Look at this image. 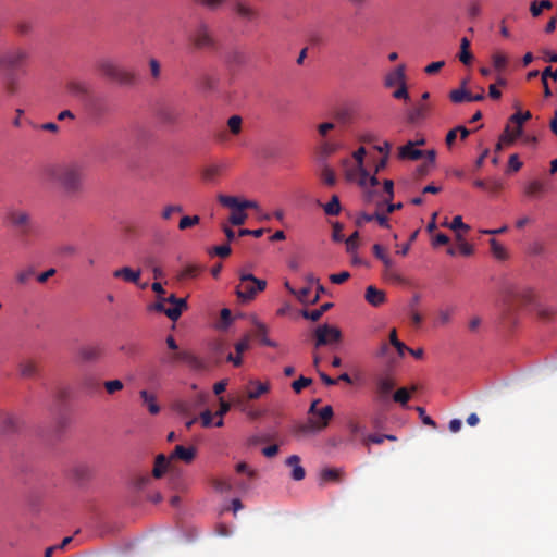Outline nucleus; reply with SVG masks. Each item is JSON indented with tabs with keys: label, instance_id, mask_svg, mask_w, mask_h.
<instances>
[{
	"label": "nucleus",
	"instance_id": "obj_28",
	"mask_svg": "<svg viewBox=\"0 0 557 557\" xmlns=\"http://www.w3.org/2000/svg\"><path fill=\"white\" fill-rule=\"evenodd\" d=\"M429 113V106L425 103H419L408 112V121L410 123H418L424 120Z\"/></svg>",
	"mask_w": 557,
	"mask_h": 557
},
{
	"label": "nucleus",
	"instance_id": "obj_15",
	"mask_svg": "<svg viewBox=\"0 0 557 557\" xmlns=\"http://www.w3.org/2000/svg\"><path fill=\"white\" fill-rule=\"evenodd\" d=\"M182 110L174 106H164L158 112V117L161 123L166 125H174L180 121Z\"/></svg>",
	"mask_w": 557,
	"mask_h": 557
},
{
	"label": "nucleus",
	"instance_id": "obj_50",
	"mask_svg": "<svg viewBox=\"0 0 557 557\" xmlns=\"http://www.w3.org/2000/svg\"><path fill=\"white\" fill-rule=\"evenodd\" d=\"M469 96L470 92L462 88L454 89L449 94V98L454 103H461L463 101H468Z\"/></svg>",
	"mask_w": 557,
	"mask_h": 557
},
{
	"label": "nucleus",
	"instance_id": "obj_39",
	"mask_svg": "<svg viewBox=\"0 0 557 557\" xmlns=\"http://www.w3.org/2000/svg\"><path fill=\"white\" fill-rule=\"evenodd\" d=\"M37 366L32 360H25L20 363V373L23 377H34L37 374Z\"/></svg>",
	"mask_w": 557,
	"mask_h": 557
},
{
	"label": "nucleus",
	"instance_id": "obj_3",
	"mask_svg": "<svg viewBox=\"0 0 557 557\" xmlns=\"http://www.w3.org/2000/svg\"><path fill=\"white\" fill-rule=\"evenodd\" d=\"M52 178L66 196H74L83 189V171L77 164H65L52 171Z\"/></svg>",
	"mask_w": 557,
	"mask_h": 557
},
{
	"label": "nucleus",
	"instance_id": "obj_11",
	"mask_svg": "<svg viewBox=\"0 0 557 557\" xmlns=\"http://www.w3.org/2000/svg\"><path fill=\"white\" fill-rule=\"evenodd\" d=\"M315 347L332 345L342 339V332L337 326L321 324L314 330Z\"/></svg>",
	"mask_w": 557,
	"mask_h": 557
},
{
	"label": "nucleus",
	"instance_id": "obj_52",
	"mask_svg": "<svg viewBox=\"0 0 557 557\" xmlns=\"http://www.w3.org/2000/svg\"><path fill=\"white\" fill-rule=\"evenodd\" d=\"M490 244H491V250L495 258L500 259V260L506 258V256H507L506 249L499 242H497L496 239L493 238L490 240Z\"/></svg>",
	"mask_w": 557,
	"mask_h": 557
},
{
	"label": "nucleus",
	"instance_id": "obj_45",
	"mask_svg": "<svg viewBox=\"0 0 557 557\" xmlns=\"http://www.w3.org/2000/svg\"><path fill=\"white\" fill-rule=\"evenodd\" d=\"M320 431H322V428H319V424L314 419H310L307 423L300 424L297 428V432L302 434L318 433Z\"/></svg>",
	"mask_w": 557,
	"mask_h": 557
},
{
	"label": "nucleus",
	"instance_id": "obj_54",
	"mask_svg": "<svg viewBox=\"0 0 557 557\" xmlns=\"http://www.w3.org/2000/svg\"><path fill=\"white\" fill-rule=\"evenodd\" d=\"M247 219V213L243 209L235 210L231 213L228 221L233 225H243Z\"/></svg>",
	"mask_w": 557,
	"mask_h": 557
},
{
	"label": "nucleus",
	"instance_id": "obj_23",
	"mask_svg": "<svg viewBox=\"0 0 557 557\" xmlns=\"http://www.w3.org/2000/svg\"><path fill=\"white\" fill-rule=\"evenodd\" d=\"M270 389L269 383H260L251 381L247 391V398L250 400L258 399Z\"/></svg>",
	"mask_w": 557,
	"mask_h": 557
},
{
	"label": "nucleus",
	"instance_id": "obj_29",
	"mask_svg": "<svg viewBox=\"0 0 557 557\" xmlns=\"http://www.w3.org/2000/svg\"><path fill=\"white\" fill-rule=\"evenodd\" d=\"M91 472L90 467L85 463H78L72 469L73 478L79 483L88 481L91 478Z\"/></svg>",
	"mask_w": 557,
	"mask_h": 557
},
{
	"label": "nucleus",
	"instance_id": "obj_32",
	"mask_svg": "<svg viewBox=\"0 0 557 557\" xmlns=\"http://www.w3.org/2000/svg\"><path fill=\"white\" fill-rule=\"evenodd\" d=\"M169 465H170V460L164 455H162V454L158 455L156 458L153 470H152V475L156 479H160L166 471Z\"/></svg>",
	"mask_w": 557,
	"mask_h": 557
},
{
	"label": "nucleus",
	"instance_id": "obj_63",
	"mask_svg": "<svg viewBox=\"0 0 557 557\" xmlns=\"http://www.w3.org/2000/svg\"><path fill=\"white\" fill-rule=\"evenodd\" d=\"M521 168L522 162L519 160L518 154H511L508 160V172H518Z\"/></svg>",
	"mask_w": 557,
	"mask_h": 557
},
{
	"label": "nucleus",
	"instance_id": "obj_20",
	"mask_svg": "<svg viewBox=\"0 0 557 557\" xmlns=\"http://www.w3.org/2000/svg\"><path fill=\"white\" fill-rule=\"evenodd\" d=\"M423 156L424 152L417 149L412 140H409L406 145L398 149V158L401 160H419Z\"/></svg>",
	"mask_w": 557,
	"mask_h": 557
},
{
	"label": "nucleus",
	"instance_id": "obj_31",
	"mask_svg": "<svg viewBox=\"0 0 557 557\" xmlns=\"http://www.w3.org/2000/svg\"><path fill=\"white\" fill-rule=\"evenodd\" d=\"M458 245L456 247H450L448 249V253L451 256H455L457 253H460L462 256H471L473 253V246L465 240L461 239V237L458 235Z\"/></svg>",
	"mask_w": 557,
	"mask_h": 557
},
{
	"label": "nucleus",
	"instance_id": "obj_8",
	"mask_svg": "<svg viewBox=\"0 0 557 557\" xmlns=\"http://www.w3.org/2000/svg\"><path fill=\"white\" fill-rule=\"evenodd\" d=\"M268 281H239L235 287L237 299L242 304H247L255 299L258 293L267 287Z\"/></svg>",
	"mask_w": 557,
	"mask_h": 557
},
{
	"label": "nucleus",
	"instance_id": "obj_56",
	"mask_svg": "<svg viewBox=\"0 0 557 557\" xmlns=\"http://www.w3.org/2000/svg\"><path fill=\"white\" fill-rule=\"evenodd\" d=\"M200 221V218L198 215H193V216H189V215H186V216H183L178 223V228L181 231H184V230H187L191 226H195L199 223Z\"/></svg>",
	"mask_w": 557,
	"mask_h": 557
},
{
	"label": "nucleus",
	"instance_id": "obj_21",
	"mask_svg": "<svg viewBox=\"0 0 557 557\" xmlns=\"http://www.w3.org/2000/svg\"><path fill=\"white\" fill-rule=\"evenodd\" d=\"M285 463L292 468V479L295 481H301L306 476L305 469L300 466V457L297 455L289 456Z\"/></svg>",
	"mask_w": 557,
	"mask_h": 557
},
{
	"label": "nucleus",
	"instance_id": "obj_55",
	"mask_svg": "<svg viewBox=\"0 0 557 557\" xmlns=\"http://www.w3.org/2000/svg\"><path fill=\"white\" fill-rule=\"evenodd\" d=\"M233 318L230 309L224 308L221 310L220 323L218 327L220 330H226L232 324Z\"/></svg>",
	"mask_w": 557,
	"mask_h": 557
},
{
	"label": "nucleus",
	"instance_id": "obj_19",
	"mask_svg": "<svg viewBox=\"0 0 557 557\" xmlns=\"http://www.w3.org/2000/svg\"><path fill=\"white\" fill-rule=\"evenodd\" d=\"M78 355L83 361H96L102 355V348L99 344H89L82 346Z\"/></svg>",
	"mask_w": 557,
	"mask_h": 557
},
{
	"label": "nucleus",
	"instance_id": "obj_35",
	"mask_svg": "<svg viewBox=\"0 0 557 557\" xmlns=\"http://www.w3.org/2000/svg\"><path fill=\"white\" fill-rule=\"evenodd\" d=\"M141 274L140 269L134 270L129 267H124L113 272L114 278H140Z\"/></svg>",
	"mask_w": 557,
	"mask_h": 557
},
{
	"label": "nucleus",
	"instance_id": "obj_62",
	"mask_svg": "<svg viewBox=\"0 0 557 557\" xmlns=\"http://www.w3.org/2000/svg\"><path fill=\"white\" fill-rule=\"evenodd\" d=\"M15 30L18 35L25 36L32 32V23L28 21H18L15 23Z\"/></svg>",
	"mask_w": 557,
	"mask_h": 557
},
{
	"label": "nucleus",
	"instance_id": "obj_17",
	"mask_svg": "<svg viewBox=\"0 0 557 557\" xmlns=\"http://www.w3.org/2000/svg\"><path fill=\"white\" fill-rule=\"evenodd\" d=\"M196 457L195 447H185L183 445H176L169 457V460L181 459L185 463H190Z\"/></svg>",
	"mask_w": 557,
	"mask_h": 557
},
{
	"label": "nucleus",
	"instance_id": "obj_12",
	"mask_svg": "<svg viewBox=\"0 0 557 557\" xmlns=\"http://www.w3.org/2000/svg\"><path fill=\"white\" fill-rule=\"evenodd\" d=\"M395 385V380L389 375L377 377L375 382V392L379 401L386 403L389 399L391 393Z\"/></svg>",
	"mask_w": 557,
	"mask_h": 557
},
{
	"label": "nucleus",
	"instance_id": "obj_43",
	"mask_svg": "<svg viewBox=\"0 0 557 557\" xmlns=\"http://www.w3.org/2000/svg\"><path fill=\"white\" fill-rule=\"evenodd\" d=\"M339 148L341 145L338 143L325 140L320 145V153L326 158L336 152Z\"/></svg>",
	"mask_w": 557,
	"mask_h": 557
},
{
	"label": "nucleus",
	"instance_id": "obj_27",
	"mask_svg": "<svg viewBox=\"0 0 557 557\" xmlns=\"http://www.w3.org/2000/svg\"><path fill=\"white\" fill-rule=\"evenodd\" d=\"M255 326H256V330H255L253 335L256 338H258L261 342V344H263L265 346H270V347H277L276 342L268 338V336H267L268 327L265 326V324H263L259 321H255Z\"/></svg>",
	"mask_w": 557,
	"mask_h": 557
},
{
	"label": "nucleus",
	"instance_id": "obj_22",
	"mask_svg": "<svg viewBox=\"0 0 557 557\" xmlns=\"http://www.w3.org/2000/svg\"><path fill=\"white\" fill-rule=\"evenodd\" d=\"M234 10L239 17L246 21H253L259 15L255 8L243 1H237L234 5Z\"/></svg>",
	"mask_w": 557,
	"mask_h": 557
},
{
	"label": "nucleus",
	"instance_id": "obj_64",
	"mask_svg": "<svg viewBox=\"0 0 557 557\" xmlns=\"http://www.w3.org/2000/svg\"><path fill=\"white\" fill-rule=\"evenodd\" d=\"M149 67H150L151 77L153 79H159L160 75H161L160 62L157 59L152 58L149 60Z\"/></svg>",
	"mask_w": 557,
	"mask_h": 557
},
{
	"label": "nucleus",
	"instance_id": "obj_46",
	"mask_svg": "<svg viewBox=\"0 0 557 557\" xmlns=\"http://www.w3.org/2000/svg\"><path fill=\"white\" fill-rule=\"evenodd\" d=\"M389 343L396 348L400 357H403L406 349H408V347L398 339L396 329H393L389 333Z\"/></svg>",
	"mask_w": 557,
	"mask_h": 557
},
{
	"label": "nucleus",
	"instance_id": "obj_25",
	"mask_svg": "<svg viewBox=\"0 0 557 557\" xmlns=\"http://www.w3.org/2000/svg\"><path fill=\"white\" fill-rule=\"evenodd\" d=\"M66 90L75 97L87 96L89 94L88 85L85 82L76 79L67 82Z\"/></svg>",
	"mask_w": 557,
	"mask_h": 557
},
{
	"label": "nucleus",
	"instance_id": "obj_58",
	"mask_svg": "<svg viewBox=\"0 0 557 557\" xmlns=\"http://www.w3.org/2000/svg\"><path fill=\"white\" fill-rule=\"evenodd\" d=\"M544 191V185L539 181L531 182L527 188L525 194L528 196H537Z\"/></svg>",
	"mask_w": 557,
	"mask_h": 557
},
{
	"label": "nucleus",
	"instance_id": "obj_44",
	"mask_svg": "<svg viewBox=\"0 0 557 557\" xmlns=\"http://www.w3.org/2000/svg\"><path fill=\"white\" fill-rule=\"evenodd\" d=\"M552 2L549 0L532 1L530 5L531 14L536 17L541 15L544 9H550Z\"/></svg>",
	"mask_w": 557,
	"mask_h": 557
},
{
	"label": "nucleus",
	"instance_id": "obj_57",
	"mask_svg": "<svg viewBox=\"0 0 557 557\" xmlns=\"http://www.w3.org/2000/svg\"><path fill=\"white\" fill-rule=\"evenodd\" d=\"M242 117L239 115H232L228 120H227V126L231 131L232 134L234 135H237L240 133L242 131Z\"/></svg>",
	"mask_w": 557,
	"mask_h": 557
},
{
	"label": "nucleus",
	"instance_id": "obj_26",
	"mask_svg": "<svg viewBox=\"0 0 557 557\" xmlns=\"http://www.w3.org/2000/svg\"><path fill=\"white\" fill-rule=\"evenodd\" d=\"M207 269L197 263H188L184 267L180 278H195L206 274Z\"/></svg>",
	"mask_w": 557,
	"mask_h": 557
},
{
	"label": "nucleus",
	"instance_id": "obj_40",
	"mask_svg": "<svg viewBox=\"0 0 557 557\" xmlns=\"http://www.w3.org/2000/svg\"><path fill=\"white\" fill-rule=\"evenodd\" d=\"M226 1L227 0H194L198 5L212 12L220 10Z\"/></svg>",
	"mask_w": 557,
	"mask_h": 557
},
{
	"label": "nucleus",
	"instance_id": "obj_49",
	"mask_svg": "<svg viewBox=\"0 0 557 557\" xmlns=\"http://www.w3.org/2000/svg\"><path fill=\"white\" fill-rule=\"evenodd\" d=\"M532 117V114L530 111L521 112L517 111L515 114H512L509 119V122L518 125L523 126V123Z\"/></svg>",
	"mask_w": 557,
	"mask_h": 557
},
{
	"label": "nucleus",
	"instance_id": "obj_10",
	"mask_svg": "<svg viewBox=\"0 0 557 557\" xmlns=\"http://www.w3.org/2000/svg\"><path fill=\"white\" fill-rule=\"evenodd\" d=\"M8 220L13 227L18 228L22 237H26L33 233V222L28 211L10 209Z\"/></svg>",
	"mask_w": 557,
	"mask_h": 557
},
{
	"label": "nucleus",
	"instance_id": "obj_7",
	"mask_svg": "<svg viewBox=\"0 0 557 557\" xmlns=\"http://www.w3.org/2000/svg\"><path fill=\"white\" fill-rule=\"evenodd\" d=\"M318 282L306 281L304 285L299 286L298 281H285V286L300 302L309 305L315 304L320 298V292H324V288L318 285Z\"/></svg>",
	"mask_w": 557,
	"mask_h": 557
},
{
	"label": "nucleus",
	"instance_id": "obj_2",
	"mask_svg": "<svg viewBox=\"0 0 557 557\" xmlns=\"http://www.w3.org/2000/svg\"><path fill=\"white\" fill-rule=\"evenodd\" d=\"M508 309L516 310L524 308L531 312H535L542 320H549L555 314V310L544 305L532 290L529 289H510L504 297Z\"/></svg>",
	"mask_w": 557,
	"mask_h": 557
},
{
	"label": "nucleus",
	"instance_id": "obj_53",
	"mask_svg": "<svg viewBox=\"0 0 557 557\" xmlns=\"http://www.w3.org/2000/svg\"><path fill=\"white\" fill-rule=\"evenodd\" d=\"M493 66L497 72H502L506 69L508 59L503 53H495L492 57Z\"/></svg>",
	"mask_w": 557,
	"mask_h": 557
},
{
	"label": "nucleus",
	"instance_id": "obj_48",
	"mask_svg": "<svg viewBox=\"0 0 557 557\" xmlns=\"http://www.w3.org/2000/svg\"><path fill=\"white\" fill-rule=\"evenodd\" d=\"M1 419H2L1 430L3 432H11L16 429L17 421L14 416L4 413Z\"/></svg>",
	"mask_w": 557,
	"mask_h": 557
},
{
	"label": "nucleus",
	"instance_id": "obj_4",
	"mask_svg": "<svg viewBox=\"0 0 557 557\" xmlns=\"http://www.w3.org/2000/svg\"><path fill=\"white\" fill-rule=\"evenodd\" d=\"M151 287L159 297V300L153 305V309L165 313L172 321H176L181 317L183 309L187 306L186 300L184 298H176L174 294H170L169 297H161L164 290L160 281H153Z\"/></svg>",
	"mask_w": 557,
	"mask_h": 557
},
{
	"label": "nucleus",
	"instance_id": "obj_16",
	"mask_svg": "<svg viewBox=\"0 0 557 557\" xmlns=\"http://www.w3.org/2000/svg\"><path fill=\"white\" fill-rule=\"evenodd\" d=\"M406 67L405 64L397 65L393 71L386 74L384 78V85L387 88H392L396 85H400L406 82Z\"/></svg>",
	"mask_w": 557,
	"mask_h": 557
},
{
	"label": "nucleus",
	"instance_id": "obj_34",
	"mask_svg": "<svg viewBox=\"0 0 557 557\" xmlns=\"http://www.w3.org/2000/svg\"><path fill=\"white\" fill-rule=\"evenodd\" d=\"M333 414H334L333 408L330 405L324 406L323 408L319 409L315 413V416H318L320 418V420L317 421L319 424V428H322V430H324L329 425V422L333 418Z\"/></svg>",
	"mask_w": 557,
	"mask_h": 557
},
{
	"label": "nucleus",
	"instance_id": "obj_13",
	"mask_svg": "<svg viewBox=\"0 0 557 557\" xmlns=\"http://www.w3.org/2000/svg\"><path fill=\"white\" fill-rule=\"evenodd\" d=\"M251 334H245L240 341L235 343L236 355L230 352L226 357L228 362H232L234 367H240L243 364L242 355L250 348Z\"/></svg>",
	"mask_w": 557,
	"mask_h": 557
},
{
	"label": "nucleus",
	"instance_id": "obj_61",
	"mask_svg": "<svg viewBox=\"0 0 557 557\" xmlns=\"http://www.w3.org/2000/svg\"><path fill=\"white\" fill-rule=\"evenodd\" d=\"M123 383L120 380H112L104 382V388L108 394L112 395L123 388Z\"/></svg>",
	"mask_w": 557,
	"mask_h": 557
},
{
	"label": "nucleus",
	"instance_id": "obj_18",
	"mask_svg": "<svg viewBox=\"0 0 557 557\" xmlns=\"http://www.w3.org/2000/svg\"><path fill=\"white\" fill-rule=\"evenodd\" d=\"M364 298L373 307H380L386 301L385 292L373 285L367 287Z\"/></svg>",
	"mask_w": 557,
	"mask_h": 557
},
{
	"label": "nucleus",
	"instance_id": "obj_36",
	"mask_svg": "<svg viewBox=\"0 0 557 557\" xmlns=\"http://www.w3.org/2000/svg\"><path fill=\"white\" fill-rule=\"evenodd\" d=\"M326 215L336 216L339 214L342 207L337 195H333L331 200L323 206Z\"/></svg>",
	"mask_w": 557,
	"mask_h": 557
},
{
	"label": "nucleus",
	"instance_id": "obj_6",
	"mask_svg": "<svg viewBox=\"0 0 557 557\" xmlns=\"http://www.w3.org/2000/svg\"><path fill=\"white\" fill-rule=\"evenodd\" d=\"M97 69L103 76L122 86H132L137 82L135 73L119 66L111 59H100Z\"/></svg>",
	"mask_w": 557,
	"mask_h": 557
},
{
	"label": "nucleus",
	"instance_id": "obj_60",
	"mask_svg": "<svg viewBox=\"0 0 557 557\" xmlns=\"http://www.w3.org/2000/svg\"><path fill=\"white\" fill-rule=\"evenodd\" d=\"M373 253L375 255V257L377 259L383 261L386 267H389L391 260H389L388 256L386 255L385 249L381 245L375 244L373 246Z\"/></svg>",
	"mask_w": 557,
	"mask_h": 557
},
{
	"label": "nucleus",
	"instance_id": "obj_9",
	"mask_svg": "<svg viewBox=\"0 0 557 557\" xmlns=\"http://www.w3.org/2000/svg\"><path fill=\"white\" fill-rule=\"evenodd\" d=\"M206 395L198 393L189 398L176 399L172 403V409L182 417H190L198 408L203 406Z\"/></svg>",
	"mask_w": 557,
	"mask_h": 557
},
{
	"label": "nucleus",
	"instance_id": "obj_51",
	"mask_svg": "<svg viewBox=\"0 0 557 557\" xmlns=\"http://www.w3.org/2000/svg\"><path fill=\"white\" fill-rule=\"evenodd\" d=\"M40 274L36 264H28L17 275V278H36Z\"/></svg>",
	"mask_w": 557,
	"mask_h": 557
},
{
	"label": "nucleus",
	"instance_id": "obj_38",
	"mask_svg": "<svg viewBox=\"0 0 557 557\" xmlns=\"http://www.w3.org/2000/svg\"><path fill=\"white\" fill-rule=\"evenodd\" d=\"M218 200L222 206L231 208L233 211L242 209V200L237 197L220 194Z\"/></svg>",
	"mask_w": 557,
	"mask_h": 557
},
{
	"label": "nucleus",
	"instance_id": "obj_42",
	"mask_svg": "<svg viewBox=\"0 0 557 557\" xmlns=\"http://www.w3.org/2000/svg\"><path fill=\"white\" fill-rule=\"evenodd\" d=\"M226 62L234 65H243L246 62L245 53L240 50H232L226 55Z\"/></svg>",
	"mask_w": 557,
	"mask_h": 557
},
{
	"label": "nucleus",
	"instance_id": "obj_33",
	"mask_svg": "<svg viewBox=\"0 0 557 557\" xmlns=\"http://www.w3.org/2000/svg\"><path fill=\"white\" fill-rule=\"evenodd\" d=\"M343 475H344L343 470L337 469V468H325L320 473L321 481H323V482H327V481L339 482L342 480Z\"/></svg>",
	"mask_w": 557,
	"mask_h": 557
},
{
	"label": "nucleus",
	"instance_id": "obj_59",
	"mask_svg": "<svg viewBox=\"0 0 557 557\" xmlns=\"http://www.w3.org/2000/svg\"><path fill=\"white\" fill-rule=\"evenodd\" d=\"M312 380L310 377L300 376L298 380L292 383V387L295 393L299 394L305 387L311 385Z\"/></svg>",
	"mask_w": 557,
	"mask_h": 557
},
{
	"label": "nucleus",
	"instance_id": "obj_24",
	"mask_svg": "<svg viewBox=\"0 0 557 557\" xmlns=\"http://www.w3.org/2000/svg\"><path fill=\"white\" fill-rule=\"evenodd\" d=\"M139 396L143 400V404L147 407L149 413L156 416L160 412V406L157 403V397L149 393L146 389H141L139 392Z\"/></svg>",
	"mask_w": 557,
	"mask_h": 557
},
{
	"label": "nucleus",
	"instance_id": "obj_5",
	"mask_svg": "<svg viewBox=\"0 0 557 557\" xmlns=\"http://www.w3.org/2000/svg\"><path fill=\"white\" fill-rule=\"evenodd\" d=\"M189 41L196 50L215 52L220 44L213 29L203 21L199 22L189 35Z\"/></svg>",
	"mask_w": 557,
	"mask_h": 557
},
{
	"label": "nucleus",
	"instance_id": "obj_47",
	"mask_svg": "<svg viewBox=\"0 0 557 557\" xmlns=\"http://www.w3.org/2000/svg\"><path fill=\"white\" fill-rule=\"evenodd\" d=\"M320 176L323 183L327 186H334L336 183V175L334 171L327 165L323 166Z\"/></svg>",
	"mask_w": 557,
	"mask_h": 557
},
{
	"label": "nucleus",
	"instance_id": "obj_37",
	"mask_svg": "<svg viewBox=\"0 0 557 557\" xmlns=\"http://www.w3.org/2000/svg\"><path fill=\"white\" fill-rule=\"evenodd\" d=\"M222 164H211L203 169L202 177L207 182L214 181L223 171Z\"/></svg>",
	"mask_w": 557,
	"mask_h": 557
},
{
	"label": "nucleus",
	"instance_id": "obj_14",
	"mask_svg": "<svg viewBox=\"0 0 557 557\" xmlns=\"http://www.w3.org/2000/svg\"><path fill=\"white\" fill-rule=\"evenodd\" d=\"M178 361L185 362L193 368H199L201 364L200 360L194 354H191L190 351H187V350L177 351V352L171 355L170 357L162 359L163 363H170V364L178 362Z\"/></svg>",
	"mask_w": 557,
	"mask_h": 557
},
{
	"label": "nucleus",
	"instance_id": "obj_1",
	"mask_svg": "<svg viewBox=\"0 0 557 557\" xmlns=\"http://www.w3.org/2000/svg\"><path fill=\"white\" fill-rule=\"evenodd\" d=\"M29 59L28 51L20 46L11 47L0 52V71L4 72L3 87L9 96H14L20 89L16 72H23Z\"/></svg>",
	"mask_w": 557,
	"mask_h": 557
},
{
	"label": "nucleus",
	"instance_id": "obj_41",
	"mask_svg": "<svg viewBox=\"0 0 557 557\" xmlns=\"http://www.w3.org/2000/svg\"><path fill=\"white\" fill-rule=\"evenodd\" d=\"M482 13V4L480 0H470L467 4V15L469 18H476Z\"/></svg>",
	"mask_w": 557,
	"mask_h": 557
},
{
	"label": "nucleus",
	"instance_id": "obj_30",
	"mask_svg": "<svg viewBox=\"0 0 557 557\" xmlns=\"http://www.w3.org/2000/svg\"><path fill=\"white\" fill-rule=\"evenodd\" d=\"M417 391V386H411L410 389L400 387L393 394V399L395 403L399 404L401 407H406L411 394Z\"/></svg>",
	"mask_w": 557,
	"mask_h": 557
}]
</instances>
